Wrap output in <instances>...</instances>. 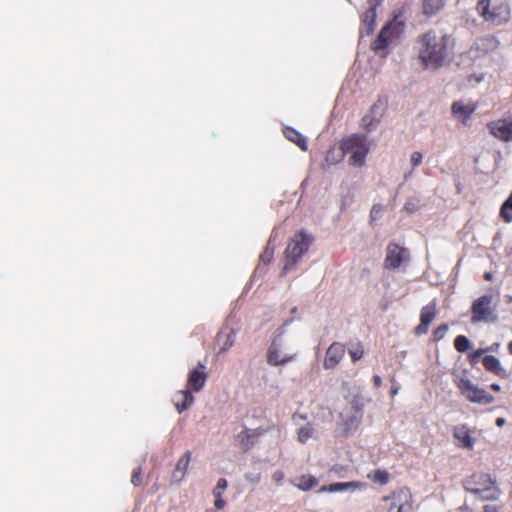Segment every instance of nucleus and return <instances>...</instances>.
I'll use <instances>...</instances> for the list:
<instances>
[{
	"label": "nucleus",
	"mask_w": 512,
	"mask_h": 512,
	"mask_svg": "<svg viewBox=\"0 0 512 512\" xmlns=\"http://www.w3.org/2000/svg\"><path fill=\"white\" fill-rule=\"evenodd\" d=\"M449 36L429 30L416 40L417 58L425 69L442 67L448 56Z\"/></svg>",
	"instance_id": "1"
},
{
	"label": "nucleus",
	"mask_w": 512,
	"mask_h": 512,
	"mask_svg": "<svg viewBox=\"0 0 512 512\" xmlns=\"http://www.w3.org/2000/svg\"><path fill=\"white\" fill-rule=\"evenodd\" d=\"M476 11L485 22L496 26L506 23L510 18L506 0H479Z\"/></svg>",
	"instance_id": "2"
},
{
	"label": "nucleus",
	"mask_w": 512,
	"mask_h": 512,
	"mask_svg": "<svg viewBox=\"0 0 512 512\" xmlns=\"http://www.w3.org/2000/svg\"><path fill=\"white\" fill-rule=\"evenodd\" d=\"M414 498L409 488L400 487L381 498L377 512H411Z\"/></svg>",
	"instance_id": "3"
},
{
	"label": "nucleus",
	"mask_w": 512,
	"mask_h": 512,
	"mask_svg": "<svg viewBox=\"0 0 512 512\" xmlns=\"http://www.w3.org/2000/svg\"><path fill=\"white\" fill-rule=\"evenodd\" d=\"M340 150L341 158L345 154H351L349 163L355 167H361L365 164L369 146L365 136L351 135L340 142Z\"/></svg>",
	"instance_id": "4"
},
{
	"label": "nucleus",
	"mask_w": 512,
	"mask_h": 512,
	"mask_svg": "<svg viewBox=\"0 0 512 512\" xmlns=\"http://www.w3.org/2000/svg\"><path fill=\"white\" fill-rule=\"evenodd\" d=\"M313 240L312 236L303 231H299L293 236L285 250L284 274L288 273L297 264L298 260L308 251Z\"/></svg>",
	"instance_id": "5"
},
{
	"label": "nucleus",
	"mask_w": 512,
	"mask_h": 512,
	"mask_svg": "<svg viewBox=\"0 0 512 512\" xmlns=\"http://www.w3.org/2000/svg\"><path fill=\"white\" fill-rule=\"evenodd\" d=\"M454 384L469 402L487 405L494 401L491 394L479 388L467 376H457L454 379Z\"/></svg>",
	"instance_id": "6"
},
{
	"label": "nucleus",
	"mask_w": 512,
	"mask_h": 512,
	"mask_svg": "<svg viewBox=\"0 0 512 512\" xmlns=\"http://www.w3.org/2000/svg\"><path fill=\"white\" fill-rule=\"evenodd\" d=\"M492 303V294H484L475 299L471 305V322H495L497 320V314Z\"/></svg>",
	"instance_id": "7"
},
{
	"label": "nucleus",
	"mask_w": 512,
	"mask_h": 512,
	"mask_svg": "<svg viewBox=\"0 0 512 512\" xmlns=\"http://www.w3.org/2000/svg\"><path fill=\"white\" fill-rule=\"evenodd\" d=\"M404 32V22L394 18L388 22L379 32L372 44L375 52L384 50L389 44L395 43Z\"/></svg>",
	"instance_id": "8"
},
{
	"label": "nucleus",
	"mask_w": 512,
	"mask_h": 512,
	"mask_svg": "<svg viewBox=\"0 0 512 512\" xmlns=\"http://www.w3.org/2000/svg\"><path fill=\"white\" fill-rule=\"evenodd\" d=\"M410 260L409 250L397 243L390 242L386 247L384 266L386 269H398L403 263Z\"/></svg>",
	"instance_id": "9"
},
{
	"label": "nucleus",
	"mask_w": 512,
	"mask_h": 512,
	"mask_svg": "<svg viewBox=\"0 0 512 512\" xmlns=\"http://www.w3.org/2000/svg\"><path fill=\"white\" fill-rule=\"evenodd\" d=\"M490 134L502 142L512 141V117L500 118L487 123Z\"/></svg>",
	"instance_id": "10"
},
{
	"label": "nucleus",
	"mask_w": 512,
	"mask_h": 512,
	"mask_svg": "<svg viewBox=\"0 0 512 512\" xmlns=\"http://www.w3.org/2000/svg\"><path fill=\"white\" fill-rule=\"evenodd\" d=\"M264 433L265 429L263 428H244L236 435V445L242 452H248L255 446L258 438Z\"/></svg>",
	"instance_id": "11"
},
{
	"label": "nucleus",
	"mask_w": 512,
	"mask_h": 512,
	"mask_svg": "<svg viewBox=\"0 0 512 512\" xmlns=\"http://www.w3.org/2000/svg\"><path fill=\"white\" fill-rule=\"evenodd\" d=\"M345 351L343 343L333 342L326 350L323 367L327 370L335 369L344 358Z\"/></svg>",
	"instance_id": "12"
},
{
	"label": "nucleus",
	"mask_w": 512,
	"mask_h": 512,
	"mask_svg": "<svg viewBox=\"0 0 512 512\" xmlns=\"http://www.w3.org/2000/svg\"><path fill=\"white\" fill-rule=\"evenodd\" d=\"M386 102L382 99H378L370 108L369 112L362 118V126L367 131L373 130L380 122L382 114L384 112Z\"/></svg>",
	"instance_id": "13"
},
{
	"label": "nucleus",
	"mask_w": 512,
	"mask_h": 512,
	"mask_svg": "<svg viewBox=\"0 0 512 512\" xmlns=\"http://www.w3.org/2000/svg\"><path fill=\"white\" fill-rule=\"evenodd\" d=\"M208 374L206 372V367L204 364L199 363L195 368H193L187 378V389L199 392L205 385L207 381Z\"/></svg>",
	"instance_id": "14"
},
{
	"label": "nucleus",
	"mask_w": 512,
	"mask_h": 512,
	"mask_svg": "<svg viewBox=\"0 0 512 512\" xmlns=\"http://www.w3.org/2000/svg\"><path fill=\"white\" fill-rule=\"evenodd\" d=\"M362 409L358 405H352L341 413L345 432L355 430L362 419Z\"/></svg>",
	"instance_id": "15"
},
{
	"label": "nucleus",
	"mask_w": 512,
	"mask_h": 512,
	"mask_svg": "<svg viewBox=\"0 0 512 512\" xmlns=\"http://www.w3.org/2000/svg\"><path fill=\"white\" fill-rule=\"evenodd\" d=\"M476 109V104H464L461 101H455L451 106L453 116L465 126L468 125V121Z\"/></svg>",
	"instance_id": "16"
},
{
	"label": "nucleus",
	"mask_w": 512,
	"mask_h": 512,
	"mask_svg": "<svg viewBox=\"0 0 512 512\" xmlns=\"http://www.w3.org/2000/svg\"><path fill=\"white\" fill-rule=\"evenodd\" d=\"M296 354L281 355L278 345L274 340L267 351V362L271 366H281L293 361Z\"/></svg>",
	"instance_id": "17"
},
{
	"label": "nucleus",
	"mask_w": 512,
	"mask_h": 512,
	"mask_svg": "<svg viewBox=\"0 0 512 512\" xmlns=\"http://www.w3.org/2000/svg\"><path fill=\"white\" fill-rule=\"evenodd\" d=\"M453 437L457 441V446L465 449H473L475 440L471 436L470 429L464 425H457L453 429Z\"/></svg>",
	"instance_id": "18"
},
{
	"label": "nucleus",
	"mask_w": 512,
	"mask_h": 512,
	"mask_svg": "<svg viewBox=\"0 0 512 512\" xmlns=\"http://www.w3.org/2000/svg\"><path fill=\"white\" fill-rule=\"evenodd\" d=\"M482 364L486 371L493 373L501 379L509 377L508 371L501 365L499 359L493 355H486L482 358Z\"/></svg>",
	"instance_id": "19"
},
{
	"label": "nucleus",
	"mask_w": 512,
	"mask_h": 512,
	"mask_svg": "<svg viewBox=\"0 0 512 512\" xmlns=\"http://www.w3.org/2000/svg\"><path fill=\"white\" fill-rule=\"evenodd\" d=\"M466 489L481 500H497L501 493L496 484L489 485L488 487L470 486Z\"/></svg>",
	"instance_id": "20"
},
{
	"label": "nucleus",
	"mask_w": 512,
	"mask_h": 512,
	"mask_svg": "<svg viewBox=\"0 0 512 512\" xmlns=\"http://www.w3.org/2000/svg\"><path fill=\"white\" fill-rule=\"evenodd\" d=\"M194 402V396L189 389L180 390L173 396V403L179 413L187 410Z\"/></svg>",
	"instance_id": "21"
},
{
	"label": "nucleus",
	"mask_w": 512,
	"mask_h": 512,
	"mask_svg": "<svg viewBox=\"0 0 512 512\" xmlns=\"http://www.w3.org/2000/svg\"><path fill=\"white\" fill-rule=\"evenodd\" d=\"M364 484L359 481H351V482H336L329 485H323L319 492H343L349 489L356 490L363 488Z\"/></svg>",
	"instance_id": "22"
},
{
	"label": "nucleus",
	"mask_w": 512,
	"mask_h": 512,
	"mask_svg": "<svg viewBox=\"0 0 512 512\" xmlns=\"http://www.w3.org/2000/svg\"><path fill=\"white\" fill-rule=\"evenodd\" d=\"M191 460V452L186 451L178 460L176 463L175 469L172 473V477L177 481L180 482L183 480L186 471L189 467V463Z\"/></svg>",
	"instance_id": "23"
},
{
	"label": "nucleus",
	"mask_w": 512,
	"mask_h": 512,
	"mask_svg": "<svg viewBox=\"0 0 512 512\" xmlns=\"http://www.w3.org/2000/svg\"><path fill=\"white\" fill-rule=\"evenodd\" d=\"M284 136L294 144H296L302 151H307L308 145L306 138L292 127H286L283 130Z\"/></svg>",
	"instance_id": "24"
},
{
	"label": "nucleus",
	"mask_w": 512,
	"mask_h": 512,
	"mask_svg": "<svg viewBox=\"0 0 512 512\" xmlns=\"http://www.w3.org/2000/svg\"><path fill=\"white\" fill-rule=\"evenodd\" d=\"M438 313L437 310V301L433 299L427 305L423 306L420 310V321L425 322L427 324H431L433 320L436 318Z\"/></svg>",
	"instance_id": "25"
},
{
	"label": "nucleus",
	"mask_w": 512,
	"mask_h": 512,
	"mask_svg": "<svg viewBox=\"0 0 512 512\" xmlns=\"http://www.w3.org/2000/svg\"><path fill=\"white\" fill-rule=\"evenodd\" d=\"M376 6L377 3L371 5L362 15V23L367 35L371 34L375 28Z\"/></svg>",
	"instance_id": "26"
},
{
	"label": "nucleus",
	"mask_w": 512,
	"mask_h": 512,
	"mask_svg": "<svg viewBox=\"0 0 512 512\" xmlns=\"http://www.w3.org/2000/svg\"><path fill=\"white\" fill-rule=\"evenodd\" d=\"M496 484L495 479L490 474L476 473L472 475L469 485L476 487H488L489 485Z\"/></svg>",
	"instance_id": "27"
},
{
	"label": "nucleus",
	"mask_w": 512,
	"mask_h": 512,
	"mask_svg": "<svg viewBox=\"0 0 512 512\" xmlns=\"http://www.w3.org/2000/svg\"><path fill=\"white\" fill-rule=\"evenodd\" d=\"M444 6L443 0H424L423 1V13L428 16H432L440 11Z\"/></svg>",
	"instance_id": "28"
},
{
	"label": "nucleus",
	"mask_w": 512,
	"mask_h": 512,
	"mask_svg": "<svg viewBox=\"0 0 512 512\" xmlns=\"http://www.w3.org/2000/svg\"><path fill=\"white\" fill-rule=\"evenodd\" d=\"M499 216L505 223L512 222V191L501 205Z\"/></svg>",
	"instance_id": "29"
},
{
	"label": "nucleus",
	"mask_w": 512,
	"mask_h": 512,
	"mask_svg": "<svg viewBox=\"0 0 512 512\" xmlns=\"http://www.w3.org/2000/svg\"><path fill=\"white\" fill-rule=\"evenodd\" d=\"M318 480L311 475H302L298 478L296 486L302 491H309L317 486Z\"/></svg>",
	"instance_id": "30"
},
{
	"label": "nucleus",
	"mask_w": 512,
	"mask_h": 512,
	"mask_svg": "<svg viewBox=\"0 0 512 512\" xmlns=\"http://www.w3.org/2000/svg\"><path fill=\"white\" fill-rule=\"evenodd\" d=\"M348 353L353 362H357L358 360H360L364 355V348L361 342L352 344L348 349Z\"/></svg>",
	"instance_id": "31"
},
{
	"label": "nucleus",
	"mask_w": 512,
	"mask_h": 512,
	"mask_svg": "<svg viewBox=\"0 0 512 512\" xmlns=\"http://www.w3.org/2000/svg\"><path fill=\"white\" fill-rule=\"evenodd\" d=\"M369 477L373 482L381 485H385L389 481V473L386 470L377 469Z\"/></svg>",
	"instance_id": "32"
},
{
	"label": "nucleus",
	"mask_w": 512,
	"mask_h": 512,
	"mask_svg": "<svg viewBox=\"0 0 512 512\" xmlns=\"http://www.w3.org/2000/svg\"><path fill=\"white\" fill-rule=\"evenodd\" d=\"M454 347L458 352L464 353L470 348V341L466 336L458 335L454 340Z\"/></svg>",
	"instance_id": "33"
},
{
	"label": "nucleus",
	"mask_w": 512,
	"mask_h": 512,
	"mask_svg": "<svg viewBox=\"0 0 512 512\" xmlns=\"http://www.w3.org/2000/svg\"><path fill=\"white\" fill-rule=\"evenodd\" d=\"M314 434V428L311 424H307L298 430V440L301 443L307 442Z\"/></svg>",
	"instance_id": "34"
},
{
	"label": "nucleus",
	"mask_w": 512,
	"mask_h": 512,
	"mask_svg": "<svg viewBox=\"0 0 512 512\" xmlns=\"http://www.w3.org/2000/svg\"><path fill=\"white\" fill-rule=\"evenodd\" d=\"M449 327L446 323L444 324H441L440 326H438L432 333V339L434 342H439L440 340H442L447 331H448Z\"/></svg>",
	"instance_id": "35"
},
{
	"label": "nucleus",
	"mask_w": 512,
	"mask_h": 512,
	"mask_svg": "<svg viewBox=\"0 0 512 512\" xmlns=\"http://www.w3.org/2000/svg\"><path fill=\"white\" fill-rule=\"evenodd\" d=\"M228 486L227 480L225 478H220L217 482V485L213 489V495H221L223 496L224 491Z\"/></svg>",
	"instance_id": "36"
},
{
	"label": "nucleus",
	"mask_w": 512,
	"mask_h": 512,
	"mask_svg": "<svg viewBox=\"0 0 512 512\" xmlns=\"http://www.w3.org/2000/svg\"><path fill=\"white\" fill-rule=\"evenodd\" d=\"M485 353L484 349H477L468 355V361L471 365H475L482 355Z\"/></svg>",
	"instance_id": "37"
},
{
	"label": "nucleus",
	"mask_w": 512,
	"mask_h": 512,
	"mask_svg": "<svg viewBox=\"0 0 512 512\" xmlns=\"http://www.w3.org/2000/svg\"><path fill=\"white\" fill-rule=\"evenodd\" d=\"M383 206L381 204H374L370 211L371 221H376L382 214Z\"/></svg>",
	"instance_id": "38"
},
{
	"label": "nucleus",
	"mask_w": 512,
	"mask_h": 512,
	"mask_svg": "<svg viewBox=\"0 0 512 512\" xmlns=\"http://www.w3.org/2000/svg\"><path fill=\"white\" fill-rule=\"evenodd\" d=\"M234 342H235L234 333L231 332V333L227 334L226 341L223 344V346L220 348V352H225L228 349H230L233 346Z\"/></svg>",
	"instance_id": "39"
},
{
	"label": "nucleus",
	"mask_w": 512,
	"mask_h": 512,
	"mask_svg": "<svg viewBox=\"0 0 512 512\" xmlns=\"http://www.w3.org/2000/svg\"><path fill=\"white\" fill-rule=\"evenodd\" d=\"M429 324L421 322L414 328V334L417 336L424 335L429 330Z\"/></svg>",
	"instance_id": "40"
},
{
	"label": "nucleus",
	"mask_w": 512,
	"mask_h": 512,
	"mask_svg": "<svg viewBox=\"0 0 512 512\" xmlns=\"http://www.w3.org/2000/svg\"><path fill=\"white\" fill-rule=\"evenodd\" d=\"M141 468L138 467L137 469H134L132 476H131V482L135 486H139L142 483V475H141Z\"/></svg>",
	"instance_id": "41"
},
{
	"label": "nucleus",
	"mask_w": 512,
	"mask_h": 512,
	"mask_svg": "<svg viewBox=\"0 0 512 512\" xmlns=\"http://www.w3.org/2000/svg\"><path fill=\"white\" fill-rule=\"evenodd\" d=\"M422 154L420 152H413L411 155V164L415 168L419 166L422 162Z\"/></svg>",
	"instance_id": "42"
},
{
	"label": "nucleus",
	"mask_w": 512,
	"mask_h": 512,
	"mask_svg": "<svg viewBox=\"0 0 512 512\" xmlns=\"http://www.w3.org/2000/svg\"><path fill=\"white\" fill-rule=\"evenodd\" d=\"M214 497H215V502H214L215 508L218 509V510L223 509L225 504H226V502L223 499V496H221V495H214Z\"/></svg>",
	"instance_id": "43"
},
{
	"label": "nucleus",
	"mask_w": 512,
	"mask_h": 512,
	"mask_svg": "<svg viewBox=\"0 0 512 512\" xmlns=\"http://www.w3.org/2000/svg\"><path fill=\"white\" fill-rule=\"evenodd\" d=\"M272 479L274 482H276L277 484H281V482L283 481L284 479V473L280 470H277L275 471L273 474H272Z\"/></svg>",
	"instance_id": "44"
},
{
	"label": "nucleus",
	"mask_w": 512,
	"mask_h": 512,
	"mask_svg": "<svg viewBox=\"0 0 512 512\" xmlns=\"http://www.w3.org/2000/svg\"><path fill=\"white\" fill-rule=\"evenodd\" d=\"M273 252L266 249L263 254H261L260 258L263 262H269L272 258Z\"/></svg>",
	"instance_id": "45"
},
{
	"label": "nucleus",
	"mask_w": 512,
	"mask_h": 512,
	"mask_svg": "<svg viewBox=\"0 0 512 512\" xmlns=\"http://www.w3.org/2000/svg\"><path fill=\"white\" fill-rule=\"evenodd\" d=\"M482 512H500V509L496 505H485Z\"/></svg>",
	"instance_id": "46"
},
{
	"label": "nucleus",
	"mask_w": 512,
	"mask_h": 512,
	"mask_svg": "<svg viewBox=\"0 0 512 512\" xmlns=\"http://www.w3.org/2000/svg\"><path fill=\"white\" fill-rule=\"evenodd\" d=\"M373 385L375 388H380L382 385V379L379 375H374L372 378Z\"/></svg>",
	"instance_id": "47"
},
{
	"label": "nucleus",
	"mask_w": 512,
	"mask_h": 512,
	"mask_svg": "<svg viewBox=\"0 0 512 512\" xmlns=\"http://www.w3.org/2000/svg\"><path fill=\"white\" fill-rule=\"evenodd\" d=\"M500 347L499 343H493L491 346L484 349L485 352H496Z\"/></svg>",
	"instance_id": "48"
},
{
	"label": "nucleus",
	"mask_w": 512,
	"mask_h": 512,
	"mask_svg": "<svg viewBox=\"0 0 512 512\" xmlns=\"http://www.w3.org/2000/svg\"><path fill=\"white\" fill-rule=\"evenodd\" d=\"M505 422H506L505 419L502 418V417H499V418L496 419V425L498 427H502L505 424Z\"/></svg>",
	"instance_id": "49"
},
{
	"label": "nucleus",
	"mask_w": 512,
	"mask_h": 512,
	"mask_svg": "<svg viewBox=\"0 0 512 512\" xmlns=\"http://www.w3.org/2000/svg\"><path fill=\"white\" fill-rule=\"evenodd\" d=\"M490 388H491L493 391H495V392H499V391H501V387H500V385H499V384H497V383H493V384H491Z\"/></svg>",
	"instance_id": "50"
},
{
	"label": "nucleus",
	"mask_w": 512,
	"mask_h": 512,
	"mask_svg": "<svg viewBox=\"0 0 512 512\" xmlns=\"http://www.w3.org/2000/svg\"><path fill=\"white\" fill-rule=\"evenodd\" d=\"M484 278H485V280H487V281H491V280L493 279V274H492L491 272H486V273L484 274Z\"/></svg>",
	"instance_id": "51"
},
{
	"label": "nucleus",
	"mask_w": 512,
	"mask_h": 512,
	"mask_svg": "<svg viewBox=\"0 0 512 512\" xmlns=\"http://www.w3.org/2000/svg\"><path fill=\"white\" fill-rule=\"evenodd\" d=\"M507 349L509 354L512 355V340L508 343Z\"/></svg>",
	"instance_id": "52"
},
{
	"label": "nucleus",
	"mask_w": 512,
	"mask_h": 512,
	"mask_svg": "<svg viewBox=\"0 0 512 512\" xmlns=\"http://www.w3.org/2000/svg\"><path fill=\"white\" fill-rule=\"evenodd\" d=\"M397 392H398V388L397 387H392L391 388V395L392 396H395L397 394Z\"/></svg>",
	"instance_id": "53"
},
{
	"label": "nucleus",
	"mask_w": 512,
	"mask_h": 512,
	"mask_svg": "<svg viewBox=\"0 0 512 512\" xmlns=\"http://www.w3.org/2000/svg\"><path fill=\"white\" fill-rule=\"evenodd\" d=\"M381 0H368L370 5H374L375 3H379Z\"/></svg>",
	"instance_id": "54"
},
{
	"label": "nucleus",
	"mask_w": 512,
	"mask_h": 512,
	"mask_svg": "<svg viewBox=\"0 0 512 512\" xmlns=\"http://www.w3.org/2000/svg\"><path fill=\"white\" fill-rule=\"evenodd\" d=\"M333 153H334V151H333V150L328 151L327 156H326V160H327V161L330 159V156H331Z\"/></svg>",
	"instance_id": "55"
}]
</instances>
